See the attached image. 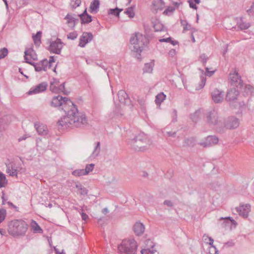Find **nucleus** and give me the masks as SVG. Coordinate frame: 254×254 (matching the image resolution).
Here are the masks:
<instances>
[{
	"instance_id": "obj_1",
	"label": "nucleus",
	"mask_w": 254,
	"mask_h": 254,
	"mask_svg": "<svg viewBox=\"0 0 254 254\" xmlns=\"http://www.w3.org/2000/svg\"><path fill=\"white\" fill-rule=\"evenodd\" d=\"M67 112L66 115L59 120V126L64 128H66L70 126L76 127H83L87 126V120L85 115L79 112L75 105L72 106Z\"/></svg>"
},
{
	"instance_id": "obj_2",
	"label": "nucleus",
	"mask_w": 254,
	"mask_h": 254,
	"mask_svg": "<svg viewBox=\"0 0 254 254\" xmlns=\"http://www.w3.org/2000/svg\"><path fill=\"white\" fill-rule=\"evenodd\" d=\"M8 233L13 237L25 236L28 225L21 219H15L11 221L8 226Z\"/></svg>"
},
{
	"instance_id": "obj_3",
	"label": "nucleus",
	"mask_w": 254,
	"mask_h": 254,
	"mask_svg": "<svg viewBox=\"0 0 254 254\" xmlns=\"http://www.w3.org/2000/svg\"><path fill=\"white\" fill-rule=\"evenodd\" d=\"M130 43L132 45L131 50L138 54L137 58L140 59V54L142 51L143 47L148 43V39L145 36L138 33L130 38Z\"/></svg>"
},
{
	"instance_id": "obj_4",
	"label": "nucleus",
	"mask_w": 254,
	"mask_h": 254,
	"mask_svg": "<svg viewBox=\"0 0 254 254\" xmlns=\"http://www.w3.org/2000/svg\"><path fill=\"white\" fill-rule=\"evenodd\" d=\"M137 245L133 239L124 240L119 245L118 250L121 254H136Z\"/></svg>"
},
{
	"instance_id": "obj_5",
	"label": "nucleus",
	"mask_w": 254,
	"mask_h": 254,
	"mask_svg": "<svg viewBox=\"0 0 254 254\" xmlns=\"http://www.w3.org/2000/svg\"><path fill=\"white\" fill-rule=\"evenodd\" d=\"M132 147L136 151H144L149 145V140L143 134H138L128 141Z\"/></svg>"
},
{
	"instance_id": "obj_6",
	"label": "nucleus",
	"mask_w": 254,
	"mask_h": 254,
	"mask_svg": "<svg viewBox=\"0 0 254 254\" xmlns=\"http://www.w3.org/2000/svg\"><path fill=\"white\" fill-rule=\"evenodd\" d=\"M74 104L71 101L66 97H63L58 95L53 98L51 105L54 107H62V109L66 112V107H72Z\"/></svg>"
},
{
	"instance_id": "obj_7",
	"label": "nucleus",
	"mask_w": 254,
	"mask_h": 254,
	"mask_svg": "<svg viewBox=\"0 0 254 254\" xmlns=\"http://www.w3.org/2000/svg\"><path fill=\"white\" fill-rule=\"evenodd\" d=\"M206 121L210 127L219 125L221 122L217 110L212 109L207 111L205 114Z\"/></svg>"
},
{
	"instance_id": "obj_8",
	"label": "nucleus",
	"mask_w": 254,
	"mask_h": 254,
	"mask_svg": "<svg viewBox=\"0 0 254 254\" xmlns=\"http://www.w3.org/2000/svg\"><path fill=\"white\" fill-rule=\"evenodd\" d=\"M63 47V43L59 38H57L55 41L51 42L49 47V51L51 53L59 55Z\"/></svg>"
},
{
	"instance_id": "obj_9",
	"label": "nucleus",
	"mask_w": 254,
	"mask_h": 254,
	"mask_svg": "<svg viewBox=\"0 0 254 254\" xmlns=\"http://www.w3.org/2000/svg\"><path fill=\"white\" fill-rule=\"evenodd\" d=\"M229 78L232 85L237 88H241L243 86V81L238 71H235L234 73H230Z\"/></svg>"
},
{
	"instance_id": "obj_10",
	"label": "nucleus",
	"mask_w": 254,
	"mask_h": 254,
	"mask_svg": "<svg viewBox=\"0 0 254 254\" xmlns=\"http://www.w3.org/2000/svg\"><path fill=\"white\" fill-rule=\"evenodd\" d=\"M218 141L219 139L217 136L214 135H209L206 137L204 140L200 141L198 144L204 147H206L216 144Z\"/></svg>"
},
{
	"instance_id": "obj_11",
	"label": "nucleus",
	"mask_w": 254,
	"mask_h": 254,
	"mask_svg": "<svg viewBox=\"0 0 254 254\" xmlns=\"http://www.w3.org/2000/svg\"><path fill=\"white\" fill-rule=\"evenodd\" d=\"M27 63L33 65L36 71H46L48 66V60L47 59H44L37 63L27 61Z\"/></svg>"
},
{
	"instance_id": "obj_12",
	"label": "nucleus",
	"mask_w": 254,
	"mask_h": 254,
	"mask_svg": "<svg viewBox=\"0 0 254 254\" xmlns=\"http://www.w3.org/2000/svg\"><path fill=\"white\" fill-rule=\"evenodd\" d=\"M93 36L90 32H83L79 38L78 46L80 47H84L86 44L91 41Z\"/></svg>"
},
{
	"instance_id": "obj_13",
	"label": "nucleus",
	"mask_w": 254,
	"mask_h": 254,
	"mask_svg": "<svg viewBox=\"0 0 254 254\" xmlns=\"http://www.w3.org/2000/svg\"><path fill=\"white\" fill-rule=\"evenodd\" d=\"M239 125V119L235 117H230L227 119L225 126L228 129H234L238 127Z\"/></svg>"
},
{
	"instance_id": "obj_14",
	"label": "nucleus",
	"mask_w": 254,
	"mask_h": 254,
	"mask_svg": "<svg viewBox=\"0 0 254 254\" xmlns=\"http://www.w3.org/2000/svg\"><path fill=\"white\" fill-rule=\"evenodd\" d=\"M236 210L240 216L246 218L251 211V205L249 204L241 205L239 207H236Z\"/></svg>"
},
{
	"instance_id": "obj_15",
	"label": "nucleus",
	"mask_w": 254,
	"mask_h": 254,
	"mask_svg": "<svg viewBox=\"0 0 254 254\" xmlns=\"http://www.w3.org/2000/svg\"><path fill=\"white\" fill-rule=\"evenodd\" d=\"M47 86L48 84L46 82H42L37 86L31 88L28 91V94L32 95L43 92L46 90Z\"/></svg>"
},
{
	"instance_id": "obj_16",
	"label": "nucleus",
	"mask_w": 254,
	"mask_h": 254,
	"mask_svg": "<svg viewBox=\"0 0 254 254\" xmlns=\"http://www.w3.org/2000/svg\"><path fill=\"white\" fill-rule=\"evenodd\" d=\"M224 96V92L217 89H215L211 93L212 99L216 103L221 102L223 100Z\"/></svg>"
},
{
	"instance_id": "obj_17",
	"label": "nucleus",
	"mask_w": 254,
	"mask_h": 254,
	"mask_svg": "<svg viewBox=\"0 0 254 254\" xmlns=\"http://www.w3.org/2000/svg\"><path fill=\"white\" fill-rule=\"evenodd\" d=\"M118 96L121 103L124 105H128L130 104V99L125 90H120L118 92Z\"/></svg>"
},
{
	"instance_id": "obj_18",
	"label": "nucleus",
	"mask_w": 254,
	"mask_h": 254,
	"mask_svg": "<svg viewBox=\"0 0 254 254\" xmlns=\"http://www.w3.org/2000/svg\"><path fill=\"white\" fill-rule=\"evenodd\" d=\"M239 95L238 88H232L230 89L226 95V99L227 101H234L237 99L238 96Z\"/></svg>"
},
{
	"instance_id": "obj_19",
	"label": "nucleus",
	"mask_w": 254,
	"mask_h": 254,
	"mask_svg": "<svg viewBox=\"0 0 254 254\" xmlns=\"http://www.w3.org/2000/svg\"><path fill=\"white\" fill-rule=\"evenodd\" d=\"M65 19L67 20V23L68 26L71 28L74 27L76 24H77L79 21L78 18L74 17V14H67Z\"/></svg>"
},
{
	"instance_id": "obj_20",
	"label": "nucleus",
	"mask_w": 254,
	"mask_h": 254,
	"mask_svg": "<svg viewBox=\"0 0 254 254\" xmlns=\"http://www.w3.org/2000/svg\"><path fill=\"white\" fill-rule=\"evenodd\" d=\"M81 20V23L83 24H88L91 22L92 20V16L89 15L86 11V9L83 11V12L78 15Z\"/></svg>"
},
{
	"instance_id": "obj_21",
	"label": "nucleus",
	"mask_w": 254,
	"mask_h": 254,
	"mask_svg": "<svg viewBox=\"0 0 254 254\" xmlns=\"http://www.w3.org/2000/svg\"><path fill=\"white\" fill-rule=\"evenodd\" d=\"M145 230L144 225L140 222H136L133 226V231L134 233L137 236L141 235Z\"/></svg>"
},
{
	"instance_id": "obj_22",
	"label": "nucleus",
	"mask_w": 254,
	"mask_h": 254,
	"mask_svg": "<svg viewBox=\"0 0 254 254\" xmlns=\"http://www.w3.org/2000/svg\"><path fill=\"white\" fill-rule=\"evenodd\" d=\"M152 8L156 12L158 10H162L165 7V3L163 0H154L152 2Z\"/></svg>"
},
{
	"instance_id": "obj_23",
	"label": "nucleus",
	"mask_w": 254,
	"mask_h": 254,
	"mask_svg": "<svg viewBox=\"0 0 254 254\" xmlns=\"http://www.w3.org/2000/svg\"><path fill=\"white\" fill-rule=\"evenodd\" d=\"M24 59L27 63V61H30V60L28 59V56H29L31 59L33 60H37V55L35 53V52L32 49H27L25 52Z\"/></svg>"
},
{
	"instance_id": "obj_24",
	"label": "nucleus",
	"mask_w": 254,
	"mask_h": 254,
	"mask_svg": "<svg viewBox=\"0 0 254 254\" xmlns=\"http://www.w3.org/2000/svg\"><path fill=\"white\" fill-rule=\"evenodd\" d=\"M34 127L39 134L46 135L48 133L47 127L44 125L36 123L34 124Z\"/></svg>"
},
{
	"instance_id": "obj_25",
	"label": "nucleus",
	"mask_w": 254,
	"mask_h": 254,
	"mask_svg": "<svg viewBox=\"0 0 254 254\" xmlns=\"http://www.w3.org/2000/svg\"><path fill=\"white\" fill-rule=\"evenodd\" d=\"M100 1L99 0H93L90 3L89 11L91 13H97L99 10Z\"/></svg>"
},
{
	"instance_id": "obj_26",
	"label": "nucleus",
	"mask_w": 254,
	"mask_h": 254,
	"mask_svg": "<svg viewBox=\"0 0 254 254\" xmlns=\"http://www.w3.org/2000/svg\"><path fill=\"white\" fill-rule=\"evenodd\" d=\"M6 171L10 176H17V169L14 164H10L6 165Z\"/></svg>"
},
{
	"instance_id": "obj_27",
	"label": "nucleus",
	"mask_w": 254,
	"mask_h": 254,
	"mask_svg": "<svg viewBox=\"0 0 254 254\" xmlns=\"http://www.w3.org/2000/svg\"><path fill=\"white\" fill-rule=\"evenodd\" d=\"M202 116V111L200 109L196 110L194 113L190 115V118L192 121L194 123L197 122Z\"/></svg>"
},
{
	"instance_id": "obj_28",
	"label": "nucleus",
	"mask_w": 254,
	"mask_h": 254,
	"mask_svg": "<svg viewBox=\"0 0 254 254\" xmlns=\"http://www.w3.org/2000/svg\"><path fill=\"white\" fill-rule=\"evenodd\" d=\"M31 226L33 231L34 233L42 234L43 233V230L38 225V224L34 220H32L31 222Z\"/></svg>"
},
{
	"instance_id": "obj_29",
	"label": "nucleus",
	"mask_w": 254,
	"mask_h": 254,
	"mask_svg": "<svg viewBox=\"0 0 254 254\" xmlns=\"http://www.w3.org/2000/svg\"><path fill=\"white\" fill-rule=\"evenodd\" d=\"M196 139L193 137L186 138L184 141V146L188 147H193L196 144Z\"/></svg>"
},
{
	"instance_id": "obj_30",
	"label": "nucleus",
	"mask_w": 254,
	"mask_h": 254,
	"mask_svg": "<svg viewBox=\"0 0 254 254\" xmlns=\"http://www.w3.org/2000/svg\"><path fill=\"white\" fill-rule=\"evenodd\" d=\"M166 95L164 94L163 92H161L159 94H157L155 97V103L157 106H160L161 103L165 100L166 99Z\"/></svg>"
},
{
	"instance_id": "obj_31",
	"label": "nucleus",
	"mask_w": 254,
	"mask_h": 254,
	"mask_svg": "<svg viewBox=\"0 0 254 254\" xmlns=\"http://www.w3.org/2000/svg\"><path fill=\"white\" fill-rule=\"evenodd\" d=\"M41 36H42V32L39 31L37 32L35 35H33L32 36L33 40L34 42V44L37 46H39L41 43Z\"/></svg>"
},
{
	"instance_id": "obj_32",
	"label": "nucleus",
	"mask_w": 254,
	"mask_h": 254,
	"mask_svg": "<svg viewBox=\"0 0 254 254\" xmlns=\"http://www.w3.org/2000/svg\"><path fill=\"white\" fill-rule=\"evenodd\" d=\"M100 152V142H97L96 143V145L95 147V148L91 154V157L92 158H95L98 156L99 153Z\"/></svg>"
},
{
	"instance_id": "obj_33",
	"label": "nucleus",
	"mask_w": 254,
	"mask_h": 254,
	"mask_svg": "<svg viewBox=\"0 0 254 254\" xmlns=\"http://www.w3.org/2000/svg\"><path fill=\"white\" fill-rule=\"evenodd\" d=\"M240 21L238 22L239 27L241 30H245L248 29L251 25L249 23H246L243 22V18L241 17Z\"/></svg>"
},
{
	"instance_id": "obj_34",
	"label": "nucleus",
	"mask_w": 254,
	"mask_h": 254,
	"mask_svg": "<svg viewBox=\"0 0 254 254\" xmlns=\"http://www.w3.org/2000/svg\"><path fill=\"white\" fill-rule=\"evenodd\" d=\"M153 64L152 63H146L143 68V72L151 73L153 70Z\"/></svg>"
},
{
	"instance_id": "obj_35",
	"label": "nucleus",
	"mask_w": 254,
	"mask_h": 254,
	"mask_svg": "<svg viewBox=\"0 0 254 254\" xmlns=\"http://www.w3.org/2000/svg\"><path fill=\"white\" fill-rule=\"evenodd\" d=\"M160 42H167L170 43L173 45H176L178 44L179 42L176 40H173L171 37H168L167 38H162L159 40Z\"/></svg>"
},
{
	"instance_id": "obj_36",
	"label": "nucleus",
	"mask_w": 254,
	"mask_h": 254,
	"mask_svg": "<svg viewBox=\"0 0 254 254\" xmlns=\"http://www.w3.org/2000/svg\"><path fill=\"white\" fill-rule=\"evenodd\" d=\"M122 10H123V9H120L118 7H116L114 9H110L108 10V14H112V15H114L117 17H119L120 12L122 11Z\"/></svg>"
},
{
	"instance_id": "obj_37",
	"label": "nucleus",
	"mask_w": 254,
	"mask_h": 254,
	"mask_svg": "<svg viewBox=\"0 0 254 254\" xmlns=\"http://www.w3.org/2000/svg\"><path fill=\"white\" fill-rule=\"evenodd\" d=\"M7 182L5 175L0 171V188L4 187Z\"/></svg>"
},
{
	"instance_id": "obj_38",
	"label": "nucleus",
	"mask_w": 254,
	"mask_h": 254,
	"mask_svg": "<svg viewBox=\"0 0 254 254\" xmlns=\"http://www.w3.org/2000/svg\"><path fill=\"white\" fill-rule=\"evenodd\" d=\"M76 188H77L78 190H80V194L81 195L87 194L88 192L87 190L83 187L80 184H77L75 185Z\"/></svg>"
},
{
	"instance_id": "obj_39",
	"label": "nucleus",
	"mask_w": 254,
	"mask_h": 254,
	"mask_svg": "<svg viewBox=\"0 0 254 254\" xmlns=\"http://www.w3.org/2000/svg\"><path fill=\"white\" fill-rule=\"evenodd\" d=\"M124 12L125 14L128 15V17L130 18H133L135 15L133 8L132 6L127 8V9L126 10V11H125Z\"/></svg>"
},
{
	"instance_id": "obj_40",
	"label": "nucleus",
	"mask_w": 254,
	"mask_h": 254,
	"mask_svg": "<svg viewBox=\"0 0 254 254\" xmlns=\"http://www.w3.org/2000/svg\"><path fill=\"white\" fill-rule=\"evenodd\" d=\"M72 174L73 175L78 177L86 175L85 173V170H84V169L75 170L72 172Z\"/></svg>"
},
{
	"instance_id": "obj_41",
	"label": "nucleus",
	"mask_w": 254,
	"mask_h": 254,
	"mask_svg": "<svg viewBox=\"0 0 254 254\" xmlns=\"http://www.w3.org/2000/svg\"><path fill=\"white\" fill-rule=\"evenodd\" d=\"M201 82L198 86V87L196 88V90H200L202 89L205 85L206 82V78L203 76H201Z\"/></svg>"
},
{
	"instance_id": "obj_42",
	"label": "nucleus",
	"mask_w": 254,
	"mask_h": 254,
	"mask_svg": "<svg viewBox=\"0 0 254 254\" xmlns=\"http://www.w3.org/2000/svg\"><path fill=\"white\" fill-rule=\"evenodd\" d=\"M6 214V212L5 209L4 208L0 209V223L5 219Z\"/></svg>"
},
{
	"instance_id": "obj_43",
	"label": "nucleus",
	"mask_w": 254,
	"mask_h": 254,
	"mask_svg": "<svg viewBox=\"0 0 254 254\" xmlns=\"http://www.w3.org/2000/svg\"><path fill=\"white\" fill-rule=\"evenodd\" d=\"M81 2V0H71L70 5L73 8H75L80 5Z\"/></svg>"
},
{
	"instance_id": "obj_44",
	"label": "nucleus",
	"mask_w": 254,
	"mask_h": 254,
	"mask_svg": "<svg viewBox=\"0 0 254 254\" xmlns=\"http://www.w3.org/2000/svg\"><path fill=\"white\" fill-rule=\"evenodd\" d=\"M94 167V164H88L86 166L85 169H84L85 170V173L86 175H87L89 173L92 171Z\"/></svg>"
},
{
	"instance_id": "obj_45",
	"label": "nucleus",
	"mask_w": 254,
	"mask_h": 254,
	"mask_svg": "<svg viewBox=\"0 0 254 254\" xmlns=\"http://www.w3.org/2000/svg\"><path fill=\"white\" fill-rule=\"evenodd\" d=\"M8 54V50L6 48H3L0 50V59L5 58Z\"/></svg>"
},
{
	"instance_id": "obj_46",
	"label": "nucleus",
	"mask_w": 254,
	"mask_h": 254,
	"mask_svg": "<svg viewBox=\"0 0 254 254\" xmlns=\"http://www.w3.org/2000/svg\"><path fill=\"white\" fill-rule=\"evenodd\" d=\"M64 84L65 83L64 82L63 83H62L61 84H60L59 86H58V93H60V92H63L64 94H65V95H67V92H66L65 91H64Z\"/></svg>"
},
{
	"instance_id": "obj_47",
	"label": "nucleus",
	"mask_w": 254,
	"mask_h": 254,
	"mask_svg": "<svg viewBox=\"0 0 254 254\" xmlns=\"http://www.w3.org/2000/svg\"><path fill=\"white\" fill-rule=\"evenodd\" d=\"M208 57L205 54H202L199 56V60L202 63L203 65H205L207 61Z\"/></svg>"
},
{
	"instance_id": "obj_48",
	"label": "nucleus",
	"mask_w": 254,
	"mask_h": 254,
	"mask_svg": "<svg viewBox=\"0 0 254 254\" xmlns=\"http://www.w3.org/2000/svg\"><path fill=\"white\" fill-rule=\"evenodd\" d=\"M77 37V34L76 32L69 33L67 35V38L70 40H75Z\"/></svg>"
},
{
	"instance_id": "obj_49",
	"label": "nucleus",
	"mask_w": 254,
	"mask_h": 254,
	"mask_svg": "<svg viewBox=\"0 0 254 254\" xmlns=\"http://www.w3.org/2000/svg\"><path fill=\"white\" fill-rule=\"evenodd\" d=\"M58 86L54 85L53 83H50V90L53 93H58Z\"/></svg>"
},
{
	"instance_id": "obj_50",
	"label": "nucleus",
	"mask_w": 254,
	"mask_h": 254,
	"mask_svg": "<svg viewBox=\"0 0 254 254\" xmlns=\"http://www.w3.org/2000/svg\"><path fill=\"white\" fill-rule=\"evenodd\" d=\"M221 219H225V222H226V223H229L228 222V221L229 220L231 222L232 224H233L235 226H236L237 224V222L234 219H233L232 218V217H226L225 218H224L223 217H221Z\"/></svg>"
},
{
	"instance_id": "obj_51",
	"label": "nucleus",
	"mask_w": 254,
	"mask_h": 254,
	"mask_svg": "<svg viewBox=\"0 0 254 254\" xmlns=\"http://www.w3.org/2000/svg\"><path fill=\"white\" fill-rule=\"evenodd\" d=\"M205 237H206L207 238H208L209 239V242L208 243L210 245H211L212 246V248H214V249L215 250V253H217V251H216V248L215 246H214L213 245V239L211 238V237H208V236L206 235H204L203 236V238H204Z\"/></svg>"
},
{
	"instance_id": "obj_52",
	"label": "nucleus",
	"mask_w": 254,
	"mask_h": 254,
	"mask_svg": "<svg viewBox=\"0 0 254 254\" xmlns=\"http://www.w3.org/2000/svg\"><path fill=\"white\" fill-rule=\"evenodd\" d=\"M181 23L183 25H185L186 24V25H185V26L184 28V30H190L191 29V25L189 24V23H188L186 21H183V20H182L181 21Z\"/></svg>"
},
{
	"instance_id": "obj_53",
	"label": "nucleus",
	"mask_w": 254,
	"mask_h": 254,
	"mask_svg": "<svg viewBox=\"0 0 254 254\" xmlns=\"http://www.w3.org/2000/svg\"><path fill=\"white\" fill-rule=\"evenodd\" d=\"M188 2L189 3V5L190 8L194 9H197V6L196 5V4L194 3V1L192 0H188Z\"/></svg>"
},
{
	"instance_id": "obj_54",
	"label": "nucleus",
	"mask_w": 254,
	"mask_h": 254,
	"mask_svg": "<svg viewBox=\"0 0 254 254\" xmlns=\"http://www.w3.org/2000/svg\"><path fill=\"white\" fill-rule=\"evenodd\" d=\"M175 10V7L169 6L164 11V13L167 14L169 12H173Z\"/></svg>"
},
{
	"instance_id": "obj_55",
	"label": "nucleus",
	"mask_w": 254,
	"mask_h": 254,
	"mask_svg": "<svg viewBox=\"0 0 254 254\" xmlns=\"http://www.w3.org/2000/svg\"><path fill=\"white\" fill-rule=\"evenodd\" d=\"M55 62V57L54 56H50L49 58V61H48V66L49 68H51L52 66V64Z\"/></svg>"
},
{
	"instance_id": "obj_56",
	"label": "nucleus",
	"mask_w": 254,
	"mask_h": 254,
	"mask_svg": "<svg viewBox=\"0 0 254 254\" xmlns=\"http://www.w3.org/2000/svg\"><path fill=\"white\" fill-rule=\"evenodd\" d=\"M141 254H153V252L149 249H143L141 251Z\"/></svg>"
},
{
	"instance_id": "obj_57",
	"label": "nucleus",
	"mask_w": 254,
	"mask_h": 254,
	"mask_svg": "<svg viewBox=\"0 0 254 254\" xmlns=\"http://www.w3.org/2000/svg\"><path fill=\"white\" fill-rule=\"evenodd\" d=\"M247 12L250 15H253L254 14V3L253 4L250 8L247 10Z\"/></svg>"
},
{
	"instance_id": "obj_58",
	"label": "nucleus",
	"mask_w": 254,
	"mask_h": 254,
	"mask_svg": "<svg viewBox=\"0 0 254 254\" xmlns=\"http://www.w3.org/2000/svg\"><path fill=\"white\" fill-rule=\"evenodd\" d=\"M176 54V51L175 49H171L168 53V55L171 57H174Z\"/></svg>"
},
{
	"instance_id": "obj_59",
	"label": "nucleus",
	"mask_w": 254,
	"mask_h": 254,
	"mask_svg": "<svg viewBox=\"0 0 254 254\" xmlns=\"http://www.w3.org/2000/svg\"><path fill=\"white\" fill-rule=\"evenodd\" d=\"M205 70H206V75L207 76H212L215 72L214 70L209 71V68L208 67H206Z\"/></svg>"
},
{
	"instance_id": "obj_60",
	"label": "nucleus",
	"mask_w": 254,
	"mask_h": 254,
	"mask_svg": "<svg viewBox=\"0 0 254 254\" xmlns=\"http://www.w3.org/2000/svg\"><path fill=\"white\" fill-rule=\"evenodd\" d=\"M164 204L169 207H172L173 206V203L171 200H165L164 201Z\"/></svg>"
},
{
	"instance_id": "obj_61",
	"label": "nucleus",
	"mask_w": 254,
	"mask_h": 254,
	"mask_svg": "<svg viewBox=\"0 0 254 254\" xmlns=\"http://www.w3.org/2000/svg\"><path fill=\"white\" fill-rule=\"evenodd\" d=\"M50 83H53L54 85L59 86L60 85V81L58 79L54 78Z\"/></svg>"
},
{
	"instance_id": "obj_62",
	"label": "nucleus",
	"mask_w": 254,
	"mask_h": 254,
	"mask_svg": "<svg viewBox=\"0 0 254 254\" xmlns=\"http://www.w3.org/2000/svg\"><path fill=\"white\" fill-rule=\"evenodd\" d=\"M166 133L169 136L172 137H175L176 135V132L175 131H167Z\"/></svg>"
},
{
	"instance_id": "obj_63",
	"label": "nucleus",
	"mask_w": 254,
	"mask_h": 254,
	"mask_svg": "<svg viewBox=\"0 0 254 254\" xmlns=\"http://www.w3.org/2000/svg\"><path fill=\"white\" fill-rule=\"evenodd\" d=\"M81 217L83 220L86 221L88 218V216L85 213L82 212Z\"/></svg>"
},
{
	"instance_id": "obj_64",
	"label": "nucleus",
	"mask_w": 254,
	"mask_h": 254,
	"mask_svg": "<svg viewBox=\"0 0 254 254\" xmlns=\"http://www.w3.org/2000/svg\"><path fill=\"white\" fill-rule=\"evenodd\" d=\"M2 196H1V198H2V205H4V204H5V202H6V200H7V199L5 198V197H4L5 193H4V191H2Z\"/></svg>"
}]
</instances>
